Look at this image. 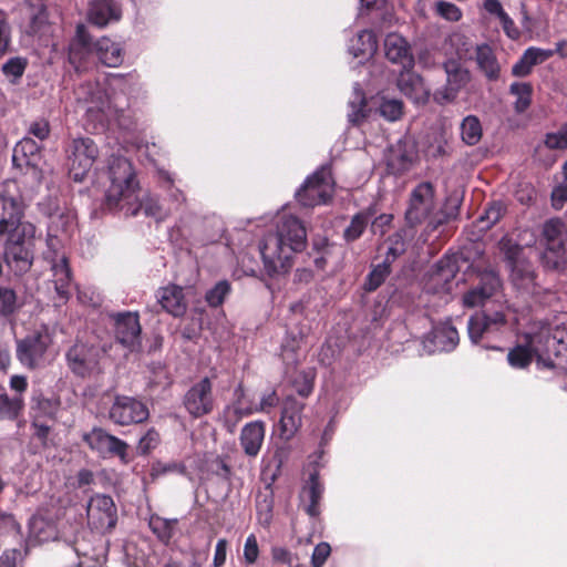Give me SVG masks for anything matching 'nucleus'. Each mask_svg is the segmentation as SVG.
<instances>
[{
    "label": "nucleus",
    "mask_w": 567,
    "mask_h": 567,
    "mask_svg": "<svg viewBox=\"0 0 567 567\" xmlns=\"http://www.w3.org/2000/svg\"><path fill=\"white\" fill-rule=\"evenodd\" d=\"M135 80L132 75L111 74L106 79V89L97 83L85 81L74 91L79 104H83L84 127L99 133L104 131L112 110L122 111L128 106V96L134 92Z\"/></svg>",
    "instance_id": "f257e3e1"
},
{
    "label": "nucleus",
    "mask_w": 567,
    "mask_h": 567,
    "mask_svg": "<svg viewBox=\"0 0 567 567\" xmlns=\"http://www.w3.org/2000/svg\"><path fill=\"white\" fill-rule=\"evenodd\" d=\"M107 185L104 204L110 210H125L135 216L143 212L146 216L163 218L164 214L154 197H138V182L131 162L122 155L113 154L107 162Z\"/></svg>",
    "instance_id": "f03ea898"
},
{
    "label": "nucleus",
    "mask_w": 567,
    "mask_h": 567,
    "mask_svg": "<svg viewBox=\"0 0 567 567\" xmlns=\"http://www.w3.org/2000/svg\"><path fill=\"white\" fill-rule=\"evenodd\" d=\"M307 245V230L302 221L289 214L280 216L277 230L264 237L259 249L265 270L269 276L288 271L293 254Z\"/></svg>",
    "instance_id": "7ed1b4c3"
},
{
    "label": "nucleus",
    "mask_w": 567,
    "mask_h": 567,
    "mask_svg": "<svg viewBox=\"0 0 567 567\" xmlns=\"http://www.w3.org/2000/svg\"><path fill=\"white\" fill-rule=\"evenodd\" d=\"M35 238L37 228L30 221L23 223L17 231L7 237L3 256H0L16 275H22L31 268Z\"/></svg>",
    "instance_id": "20e7f679"
},
{
    "label": "nucleus",
    "mask_w": 567,
    "mask_h": 567,
    "mask_svg": "<svg viewBox=\"0 0 567 567\" xmlns=\"http://www.w3.org/2000/svg\"><path fill=\"white\" fill-rule=\"evenodd\" d=\"M434 209V187L429 182H422L411 192L409 205L405 210V220L410 227H415L429 220L426 228L433 231L446 221L445 216L433 215Z\"/></svg>",
    "instance_id": "39448f33"
},
{
    "label": "nucleus",
    "mask_w": 567,
    "mask_h": 567,
    "mask_svg": "<svg viewBox=\"0 0 567 567\" xmlns=\"http://www.w3.org/2000/svg\"><path fill=\"white\" fill-rule=\"evenodd\" d=\"M64 152L69 174L74 182L84 181L100 154L96 143L86 136L71 138Z\"/></svg>",
    "instance_id": "423d86ee"
},
{
    "label": "nucleus",
    "mask_w": 567,
    "mask_h": 567,
    "mask_svg": "<svg viewBox=\"0 0 567 567\" xmlns=\"http://www.w3.org/2000/svg\"><path fill=\"white\" fill-rule=\"evenodd\" d=\"M24 204L16 181H6L0 192V237L17 231L22 221Z\"/></svg>",
    "instance_id": "0eeeda50"
},
{
    "label": "nucleus",
    "mask_w": 567,
    "mask_h": 567,
    "mask_svg": "<svg viewBox=\"0 0 567 567\" xmlns=\"http://www.w3.org/2000/svg\"><path fill=\"white\" fill-rule=\"evenodd\" d=\"M334 189L329 167H321L309 176L296 193V198L305 207L327 204Z\"/></svg>",
    "instance_id": "6e6552de"
},
{
    "label": "nucleus",
    "mask_w": 567,
    "mask_h": 567,
    "mask_svg": "<svg viewBox=\"0 0 567 567\" xmlns=\"http://www.w3.org/2000/svg\"><path fill=\"white\" fill-rule=\"evenodd\" d=\"M105 352V346L78 339L65 353L66 364L75 375L86 378L100 370V359Z\"/></svg>",
    "instance_id": "1a4fd4ad"
},
{
    "label": "nucleus",
    "mask_w": 567,
    "mask_h": 567,
    "mask_svg": "<svg viewBox=\"0 0 567 567\" xmlns=\"http://www.w3.org/2000/svg\"><path fill=\"white\" fill-rule=\"evenodd\" d=\"M43 255L51 266L55 291L61 298H68L72 286V277L62 239L52 235L47 237V250Z\"/></svg>",
    "instance_id": "9d476101"
},
{
    "label": "nucleus",
    "mask_w": 567,
    "mask_h": 567,
    "mask_svg": "<svg viewBox=\"0 0 567 567\" xmlns=\"http://www.w3.org/2000/svg\"><path fill=\"white\" fill-rule=\"evenodd\" d=\"M513 285L527 293H534L536 275L533 265L523 256V248L511 240L502 241Z\"/></svg>",
    "instance_id": "9b49d317"
},
{
    "label": "nucleus",
    "mask_w": 567,
    "mask_h": 567,
    "mask_svg": "<svg viewBox=\"0 0 567 567\" xmlns=\"http://www.w3.org/2000/svg\"><path fill=\"white\" fill-rule=\"evenodd\" d=\"M52 344V338L45 330L34 331L16 341V355L19 362L34 370L42 367L47 360V353Z\"/></svg>",
    "instance_id": "f8f14e48"
},
{
    "label": "nucleus",
    "mask_w": 567,
    "mask_h": 567,
    "mask_svg": "<svg viewBox=\"0 0 567 567\" xmlns=\"http://www.w3.org/2000/svg\"><path fill=\"white\" fill-rule=\"evenodd\" d=\"M244 389L238 385L235 389V402L227 406L224 411L225 423L230 432H233L236 423L244 416L251 415L254 413H270L279 403V398L276 391H267L261 398L260 402L255 405L245 406L244 404Z\"/></svg>",
    "instance_id": "ddd939ff"
},
{
    "label": "nucleus",
    "mask_w": 567,
    "mask_h": 567,
    "mask_svg": "<svg viewBox=\"0 0 567 567\" xmlns=\"http://www.w3.org/2000/svg\"><path fill=\"white\" fill-rule=\"evenodd\" d=\"M150 416L147 405L134 396L116 395L109 409V419L121 426L140 424Z\"/></svg>",
    "instance_id": "4468645a"
},
{
    "label": "nucleus",
    "mask_w": 567,
    "mask_h": 567,
    "mask_svg": "<svg viewBox=\"0 0 567 567\" xmlns=\"http://www.w3.org/2000/svg\"><path fill=\"white\" fill-rule=\"evenodd\" d=\"M458 271L457 262L453 257H443L429 274L424 284V291L431 295H437L447 300V296L453 290V282Z\"/></svg>",
    "instance_id": "2eb2a0df"
},
{
    "label": "nucleus",
    "mask_w": 567,
    "mask_h": 567,
    "mask_svg": "<svg viewBox=\"0 0 567 567\" xmlns=\"http://www.w3.org/2000/svg\"><path fill=\"white\" fill-rule=\"evenodd\" d=\"M87 524L97 532L112 529L117 522V511L113 498L105 494H96L86 506Z\"/></svg>",
    "instance_id": "dca6fc26"
},
{
    "label": "nucleus",
    "mask_w": 567,
    "mask_h": 567,
    "mask_svg": "<svg viewBox=\"0 0 567 567\" xmlns=\"http://www.w3.org/2000/svg\"><path fill=\"white\" fill-rule=\"evenodd\" d=\"M183 404L195 419L212 413L215 406V398L210 379L205 377L194 383L185 393Z\"/></svg>",
    "instance_id": "f3484780"
},
{
    "label": "nucleus",
    "mask_w": 567,
    "mask_h": 567,
    "mask_svg": "<svg viewBox=\"0 0 567 567\" xmlns=\"http://www.w3.org/2000/svg\"><path fill=\"white\" fill-rule=\"evenodd\" d=\"M443 69L446 73V83L433 93V100L441 105L455 101L460 91L471 80L470 72L455 60L446 61L443 64Z\"/></svg>",
    "instance_id": "a211bd4d"
},
{
    "label": "nucleus",
    "mask_w": 567,
    "mask_h": 567,
    "mask_svg": "<svg viewBox=\"0 0 567 567\" xmlns=\"http://www.w3.org/2000/svg\"><path fill=\"white\" fill-rule=\"evenodd\" d=\"M83 440L92 450L100 454H111L118 456L123 463H128V445L121 439L109 434L101 427H94L83 435Z\"/></svg>",
    "instance_id": "6ab92c4d"
},
{
    "label": "nucleus",
    "mask_w": 567,
    "mask_h": 567,
    "mask_svg": "<svg viewBox=\"0 0 567 567\" xmlns=\"http://www.w3.org/2000/svg\"><path fill=\"white\" fill-rule=\"evenodd\" d=\"M115 338L124 347L134 350L141 343V324L136 312L112 313Z\"/></svg>",
    "instance_id": "aec40b11"
},
{
    "label": "nucleus",
    "mask_w": 567,
    "mask_h": 567,
    "mask_svg": "<svg viewBox=\"0 0 567 567\" xmlns=\"http://www.w3.org/2000/svg\"><path fill=\"white\" fill-rule=\"evenodd\" d=\"M40 212L49 218L48 237L59 238V233H66L74 223V214L62 207L56 198L48 197L39 203Z\"/></svg>",
    "instance_id": "412c9836"
},
{
    "label": "nucleus",
    "mask_w": 567,
    "mask_h": 567,
    "mask_svg": "<svg viewBox=\"0 0 567 567\" xmlns=\"http://www.w3.org/2000/svg\"><path fill=\"white\" fill-rule=\"evenodd\" d=\"M460 342V336L451 320L436 324L423 341L427 353L453 351Z\"/></svg>",
    "instance_id": "4be33fe9"
},
{
    "label": "nucleus",
    "mask_w": 567,
    "mask_h": 567,
    "mask_svg": "<svg viewBox=\"0 0 567 567\" xmlns=\"http://www.w3.org/2000/svg\"><path fill=\"white\" fill-rule=\"evenodd\" d=\"M41 150V144L30 136H24L16 144L12 153L13 164L18 167L25 166L38 182L42 179V172L38 169Z\"/></svg>",
    "instance_id": "5701e85b"
},
{
    "label": "nucleus",
    "mask_w": 567,
    "mask_h": 567,
    "mask_svg": "<svg viewBox=\"0 0 567 567\" xmlns=\"http://www.w3.org/2000/svg\"><path fill=\"white\" fill-rule=\"evenodd\" d=\"M416 155L414 144L409 140L400 138L390 145L385 153L386 166L392 174H402L412 167Z\"/></svg>",
    "instance_id": "b1692460"
},
{
    "label": "nucleus",
    "mask_w": 567,
    "mask_h": 567,
    "mask_svg": "<svg viewBox=\"0 0 567 567\" xmlns=\"http://www.w3.org/2000/svg\"><path fill=\"white\" fill-rule=\"evenodd\" d=\"M305 403L293 398H288L284 402L281 416L279 420V436L281 440L290 441L302 423V411Z\"/></svg>",
    "instance_id": "393cba45"
},
{
    "label": "nucleus",
    "mask_w": 567,
    "mask_h": 567,
    "mask_svg": "<svg viewBox=\"0 0 567 567\" xmlns=\"http://www.w3.org/2000/svg\"><path fill=\"white\" fill-rule=\"evenodd\" d=\"M506 319L502 311L476 313L468 319L467 331L473 343H478L484 333H491L505 326Z\"/></svg>",
    "instance_id": "a878e982"
},
{
    "label": "nucleus",
    "mask_w": 567,
    "mask_h": 567,
    "mask_svg": "<svg viewBox=\"0 0 567 567\" xmlns=\"http://www.w3.org/2000/svg\"><path fill=\"white\" fill-rule=\"evenodd\" d=\"M411 69L412 68H406L400 73L396 80L398 89L412 102L424 104L429 101L430 91L425 86L421 75L413 72Z\"/></svg>",
    "instance_id": "bb28decb"
},
{
    "label": "nucleus",
    "mask_w": 567,
    "mask_h": 567,
    "mask_svg": "<svg viewBox=\"0 0 567 567\" xmlns=\"http://www.w3.org/2000/svg\"><path fill=\"white\" fill-rule=\"evenodd\" d=\"M122 17L121 6L115 0H91L87 8V20L104 28L117 22Z\"/></svg>",
    "instance_id": "cd10ccee"
},
{
    "label": "nucleus",
    "mask_w": 567,
    "mask_h": 567,
    "mask_svg": "<svg viewBox=\"0 0 567 567\" xmlns=\"http://www.w3.org/2000/svg\"><path fill=\"white\" fill-rule=\"evenodd\" d=\"M499 288L501 279L498 275L493 270L484 271L481 274L480 286L464 295L463 305L470 308L477 307L485 299L492 297Z\"/></svg>",
    "instance_id": "c85d7f7f"
},
{
    "label": "nucleus",
    "mask_w": 567,
    "mask_h": 567,
    "mask_svg": "<svg viewBox=\"0 0 567 567\" xmlns=\"http://www.w3.org/2000/svg\"><path fill=\"white\" fill-rule=\"evenodd\" d=\"M384 52L389 61L400 64L403 69L412 68L414 64L410 44L398 33H389L385 37Z\"/></svg>",
    "instance_id": "c756f323"
},
{
    "label": "nucleus",
    "mask_w": 567,
    "mask_h": 567,
    "mask_svg": "<svg viewBox=\"0 0 567 567\" xmlns=\"http://www.w3.org/2000/svg\"><path fill=\"white\" fill-rule=\"evenodd\" d=\"M266 425L262 421H252L245 424L240 431L239 443L244 453L249 457H256L262 446Z\"/></svg>",
    "instance_id": "7c9ffc66"
},
{
    "label": "nucleus",
    "mask_w": 567,
    "mask_h": 567,
    "mask_svg": "<svg viewBox=\"0 0 567 567\" xmlns=\"http://www.w3.org/2000/svg\"><path fill=\"white\" fill-rule=\"evenodd\" d=\"M157 299L162 308L173 315L181 317L186 311V301L183 288L176 285H169L158 290Z\"/></svg>",
    "instance_id": "2f4dec72"
},
{
    "label": "nucleus",
    "mask_w": 567,
    "mask_h": 567,
    "mask_svg": "<svg viewBox=\"0 0 567 567\" xmlns=\"http://www.w3.org/2000/svg\"><path fill=\"white\" fill-rule=\"evenodd\" d=\"M97 59L109 68H116L123 62V50L121 45L110 38L103 37L93 44V50Z\"/></svg>",
    "instance_id": "473e14b6"
},
{
    "label": "nucleus",
    "mask_w": 567,
    "mask_h": 567,
    "mask_svg": "<svg viewBox=\"0 0 567 567\" xmlns=\"http://www.w3.org/2000/svg\"><path fill=\"white\" fill-rule=\"evenodd\" d=\"M378 48V40L373 31L362 30L349 42V53L362 60L372 56Z\"/></svg>",
    "instance_id": "72a5a7b5"
},
{
    "label": "nucleus",
    "mask_w": 567,
    "mask_h": 567,
    "mask_svg": "<svg viewBox=\"0 0 567 567\" xmlns=\"http://www.w3.org/2000/svg\"><path fill=\"white\" fill-rule=\"evenodd\" d=\"M92 50L93 45L91 44L90 35L87 34L85 27L83 24H79L76 27V39L71 44L69 52L70 63L74 65L76 71H80L82 60H84Z\"/></svg>",
    "instance_id": "f704fd0d"
},
{
    "label": "nucleus",
    "mask_w": 567,
    "mask_h": 567,
    "mask_svg": "<svg viewBox=\"0 0 567 567\" xmlns=\"http://www.w3.org/2000/svg\"><path fill=\"white\" fill-rule=\"evenodd\" d=\"M543 260L547 267L559 268L567 262V236L545 243Z\"/></svg>",
    "instance_id": "c9c22d12"
},
{
    "label": "nucleus",
    "mask_w": 567,
    "mask_h": 567,
    "mask_svg": "<svg viewBox=\"0 0 567 567\" xmlns=\"http://www.w3.org/2000/svg\"><path fill=\"white\" fill-rule=\"evenodd\" d=\"M476 63L489 81H496L499 78L501 68L489 45L483 44L477 47Z\"/></svg>",
    "instance_id": "e433bc0d"
},
{
    "label": "nucleus",
    "mask_w": 567,
    "mask_h": 567,
    "mask_svg": "<svg viewBox=\"0 0 567 567\" xmlns=\"http://www.w3.org/2000/svg\"><path fill=\"white\" fill-rule=\"evenodd\" d=\"M323 487L319 482L318 473H311L309 476V482L303 487L302 497L309 499V504L306 506V512L315 517L319 514L318 504L322 496Z\"/></svg>",
    "instance_id": "4c0bfd02"
},
{
    "label": "nucleus",
    "mask_w": 567,
    "mask_h": 567,
    "mask_svg": "<svg viewBox=\"0 0 567 567\" xmlns=\"http://www.w3.org/2000/svg\"><path fill=\"white\" fill-rule=\"evenodd\" d=\"M306 334L303 332L295 333L289 331L281 344V357L287 364H295L298 360V351L305 342Z\"/></svg>",
    "instance_id": "58836bf2"
},
{
    "label": "nucleus",
    "mask_w": 567,
    "mask_h": 567,
    "mask_svg": "<svg viewBox=\"0 0 567 567\" xmlns=\"http://www.w3.org/2000/svg\"><path fill=\"white\" fill-rule=\"evenodd\" d=\"M462 141L470 146L476 145L483 135L481 122L475 115H467L461 123Z\"/></svg>",
    "instance_id": "ea45409f"
},
{
    "label": "nucleus",
    "mask_w": 567,
    "mask_h": 567,
    "mask_svg": "<svg viewBox=\"0 0 567 567\" xmlns=\"http://www.w3.org/2000/svg\"><path fill=\"white\" fill-rule=\"evenodd\" d=\"M365 96L359 83L353 85V99L349 102L350 112L348 114L349 122L358 125L365 117Z\"/></svg>",
    "instance_id": "a19ab883"
},
{
    "label": "nucleus",
    "mask_w": 567,
    "mask_h": 567,
    "mask_svg": "<svg viewBox=\"0 0 567 567\" xmlns=\"http://www.w3.org/2000/svg\"><path fill=\"white\" fill-rule=\"evenodd\" d=\"M177 524L176 518L167 519L157 515L151 516L148 522L152 532L164 543H168L174 536Z\"/></svg>",
    "instance_id": "79ce46f5"
},
{
    "label": "nucleus",
    "mask_w": 567,
    "mask_h": 567,
    "mask_svg": "<svg viewBox=\"0 0 567 567\" xmlns=\"http://www.w3.org/2000/svg\"><path fill=\"white\" fill-rule=\"evenodd\" d=\"M24 403L21 395L10 398L6 393L0 394V421L16 420L23 410Z\"/></svg>",
    "instance_id": "37998d69"
},
{
    "label": "nucleus",
    "mask_w": 567,
    "mask_h": 567,
    "mask_svg": "<svg viewBox=\"0 0 567 567\" xmlns=\"http://www.w3.org/2000/svg\"><path fill=\"white\" fill-rule=\"evenodd\" d=\"M509 92L516 96V101L514 103L515 111L517 113L525 112L532 102V85L525 82H514L509 87Z\"/></svg>",
    "instance_id": "c03bdc74"
},
{
    "label": "nucleus",
    "mask_w": 567,
    "mask_h": 567,
    "mask_svg": "<svg viewBox=\"0 0 567 567\" xmlns=\"http://www.w3.org/2000/svg\"><path fill=\"white\" fill-rule=\"evenodd\" d=\"M534 357L535 353L525 341L523 344L516 346L508 352L507 360L511 367L524 369L532 362Z\"/></svg>",
    "instance_id": "a18cd8bd"
},
{
    "label": "nucleus",
    "mask_w": 567,
    "mask_h": 567,
    "mask_svg": "<svg viewBox=\"0 0 567 567\" xmlns=\"http://www.w3.org/2000/svg\"><path fill=\"white\" fill-rule=\"evenodd\" d=\"M371 218V214L368 212H361L357 214L350 225L344 230V238L348 241H353L358 239L362 233L364 231L367 225L369 224Z\"/></svg>",
    "instance_id": "49530a36"
},
{
    "label": "nucleus",
    "mask_w": 567,
    "mask_h": 567,
    "mask_svg": "<svg viewBox=\"0 0 567 567\" xmlns=\"http://www.w3.org/2000/svg\"><path fill=\"white\" fill-rule=\"evenodd\" d=\"M27 66L28 60L25 58L13 56L3 63L2 72L12 83H16L23 75Z\"/></svg>",
    "instance_id": "de8ad7c7"
},
{
    "label": "nucleus",
    "mask_w": 567,
    "mask_h": 567,
    "mask_svg": "<svg viewBox=\"0 0 567 567\" xmlns=\"http://www.w3.org/2000/svg\"><path fill=\"white\" fill-rule=\"evenodd\" d=\"M229 292V282L227 280H220L213 288L207 290L205 300L209 307L216 308L223 305Z\"/></svg>",
    "instance_id": "09e8293b"
},
{
    "label": "nucleus",
    "mask_w": 567,
    "mask_h": 567,
    "mask_svg": "<svg viewBox=\"0 0 567 567\" xmlns=\"http://www.w3.org/2000/svg\"><path fill=\"white\" fill-rule=\"evenodd\" d=\"M544 144L549 150L567 148V123L561 124L557 131L548 132L545 135Z\"/></svg>",
    "instance_id": "8fccbe9b"
},
{
    "label": "nucleus",
    "mask_w": 567,
    "mask_h": 567,
    "mask_svg": "<svg viewBox=\"0 0 567 567\" xmlns=\"http://www.w3.org/2000/svg\"><path fill=\"white\" fill-rule=\"evenodd\" d=\"M567 237L565 224L559 218H551L543 226V238L545 243Z\"/></svg>",
    "instance_id": "3c124183"
},
{
    "label": "nucleus",
    "mask_w": 567,
    "mask_h": 567,
    "mask_svg": "<svg viewBox=\"0 0 567 567\" xmlns=\"http://www.w3.org/2000/svg\"><path fill=\"white\" fill-rule=\"evenodd\" d=\"M379 112L385 120L394 122L402 116L403 104L396 99L383 100L379 106Z\"/></svg>",
    "instance_id": "603ef678"
},
{
    "label": "nucleus",
    "mask_w": 567,
    "mask_h": 567,
    "mask_svg": "<svg viewBox=\"0 0 567 567\" xmlns=\"http://www.w3.org/2000/svg\"><path fill=\"white\" fill-rule=\"evenodd\" d=\"M289 454L290 450L288 446H278L275 450L272 457L268 461V464L266 465V468L271 472L272 478H276L280 474L281 467L288 460Z\"/></svg>",
    "instance_id": "864d4df0"
},
{
    "label": "nucleus",
    "mask_w": 567,
    "mask_h": 567,
    "mask_svg": "<svg viewBox=\"0 0 567 567\" xmlns=\"http://www.w3.org/2000/svg\"><path fill=\"white\" fill-rule=\"evenodd\" d=\"M49 30L47 10L41 7L30 19L28 32L32 35L42 37Z\"/></svg>",
    "instance_id": "5fc2aeb1"
},
{
    "label": "nucleus",
    "mask_w": 567,
    "mask_h": 567,
    "mask_svg": "<svg viewBox=\"0 0 567 567\" xmlns=\"http://www.w3.org/2000/svg\"><path fill=\"white\" fill-rule=\"evenodd\" d=\"M315 373L312 371H301L293 380V386L298 394L308 396L313 390Z\"/></svg>",
    "instance_id": "6e6d98bb"
},
{
    "label": "nucleus",
    "mask_w": 567,
    "mask_h": 567,
    "mask_svg": "<svg viewBox=\"0 0 567 567\" xmlns=\"http://www.w3.org/2000/svg\"><path fill=\"white\" fill-rule=\"evenodd\" d=\"M27 132L28 136L35 137L40 142H43L50 136V123L44 117L35 118L29 124Z\"/></svg>",
    "instance_id": "4d7b16f0"
},
{
    "label": "nucleus",
    "mask_w": 567,
    "mask_h": 567,
    "mask_svg": "<svg viewBox=\"0 0 567 567\" xmlns=\"http://www.w3.org/2000/svg\"><path fill=\"white\" fill-rule=\"evenodd\" d=\"M390 272L389 266L386 264L378 265L372 269L369 274L365 287L369 291L375 290L381 286V284L385 280Z\"/></svg>",
    "instance_id": "13d9d810"
},
{
    "label": "nucleus",
    "mask_w": 567,
    "mask_h": 567,
    "mask_svg": "<svg viewBox=\"0 0 567 567\" xmlns=\"http://www.w3.org/2000/svg\"><path fill=\"white\" fill-rule=\"evenodd\" d=\"M159 444V434L154 429H150L138 441L137 452L148 454Z\"/></svg>",
    "instance_id": "bf43d9fd"
},
{
    "label": "nucleus",
    "mask_w": 567,
    "mask_h": 567,
    "mask_svg": "<svg viewBox=\"0 0 567 567\" xmlns=\"http://www.w3.org/2000/svg\"><path fill=\"white\" fill-rule=\"evenodd\" d=\"M436 13L449 21H458L462 18L461 9L447 1H439L435 6Z\"/></svg>",
    "instance_id": "052dcab7"
},
{
    "label": "nucleus",
    "mask_w": 567,
    "mask_h": 567,
    "mask_svg": "<svg viewBox=\"0 0 567 567\" xmlns=\"http://www.w3.org/2000/svg\"><path fill=\"white\" fill-rule=\"evenodd\" d=\"M16 301V292L10 288L0 286V315L6 316L13 312Z\"/></svg>",
    "instance_id": "680f3d73"
},
{
    "label": "nucleus",
    "mask_w": 567,
    "mask_h": 567,
    "mask_svg": "<svg viewBox=\"0 0 567 567\" xmlns=\"http://www.w3.org/2000/svg\"><path fill=\"white\" fill-rule=\"evenodd\" d=\"M555 53L554 50L550 49H542V48H535L530 47L527 50H525V59L534 66L537 64H540L548 60L550 56H553Z\"/></svg>",
    "instance_id": "e2e57ef3"
},
{
    "label": "nucleus",
    "mask_w": 567,
    "mask_h": 567,
    "mask_svg": "<svg viewBox=\"0 0 567 567\" xmlns=\"http://www.w3.org/2000/svg\"><path fill=\"white\" fill-rule=\"evenodd\" d=\"M167 473L185 474L186 466L182 463H176V462H169V463L157 462L152 466V476H154V477L165 475Z\"/></svg>",
    "instance_id": "0e129e2a"
},
{
    "label": "nucleus",
    "mask_w": 567,
    "mask_h": 567,
    "mask_svg": "<svg viewBox=\"0 0 567 567\" xmlns=\"http://www.w3.org/2000/svg\"><path fill=\"white\" fill-rule=\"evenodd\" d=\"M503 215V206L501 203L492 204L481 216L480 220L484 224L483 227L489 228L495 225Z\"/></svg>",
    "instance_id": "69168bd1"
},
{
    "label": "nucleus",
    "mask_w": 567,
    "mask_h": 567,
    "mask_svg": "<svg viewBox=\"0 0 567 567\" xmlns=\"http://www.w3.org/2000/svg\"><path fill=\"white\" fill-rule=\"evenodd\" d=\"M259 556V546L257 537L250 534L244 545V559L248 565H252L257 561Z\"/></svg>",
    "instance_id": "338daca9"
},
{
    "label": "nucleus",
    "mask_w": 567,
    "mask_h": 567,
    "mask_svg": "<svg viewBox=\"0 0 567 567\" xmlns=\"http://www.w3.org/2000/svg\"><path fill=\"white\" fill-rule=\"evenodd\" d=\"M331 554V547L328 543L321 542L319 543L311 555V566L312 567H323L328 557Z\"/></svg>",
    "instance_id": "774afa93"
}]
</instances>
